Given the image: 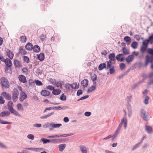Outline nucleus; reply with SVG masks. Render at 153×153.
Segmentation results:
<instances>
[{"instance_id":"obj_1","label":"nucleus","mask_w":153,"mask_h":153,"mask_svg":"<svg viewBox=\"0 0 153 153\" xmlns=\"http://www.w3.org/2000/svg\"><path fill=\"white\" fill-rule=\"evenodd\" d=\"M13 103L12 101H10L8 102L7 104V107L8 110L12 114L16 116L20 117V115L19 113L13 108Z\"/></svg>"},{"instance_id":"obj_2","label":"nucleus","mask_w":153,"mask_h":153,"mask_svg":"<svg viewBox=\"0 0 153 153\" xmlns=\"http://www.w3.org/2000/svg\"><path fill=\"white\" fill-rule=\"evenodd\" d=\"M1 85L5 88H8L10 87L9 82L7 79L4 77H2L0 79Z\"/></svg>"},{"instance_id":"obj_3","label":"nucleus","mask_w":153,"mask_h":153,"mask_svg":"<svg viewBox=\"0 0 153 153\" xmlns=\"http://www.w3.org/2000/svg\"><path fill=\"white\" fill-rule=\"evenodd\" d=\"M19 95L18 90L17 88H14L12 93V99L14 102H15L17 101Z\"/></svg>"},{"instance_id":"obj_4","label":"nucleus","mask_w":153,"mask_h":153,"mask_svg":"<svg viewBox=\"0 0 153 153\" xmlns=\"http://www.w3.org/2000/svg\"><path fill=\"white\" fill-rule=\"evenodd\" d=\"M127 120L126 118L125 117H124L122 119V120L120 123L117 129L118 130H120V129H121L122 126V124L124 123V128L125 129H126L127 125Z\"/></svg>"},{"instance_id":"obj_5","label":"nucleus","mask_w":153,"mask_h":153,"mask_svg":"<svg viewBox=\"0 0 153 153\" xmlns=\"http://www.w3.org/2000/svg\"><path fill=\"white\" fill-rule=\"evenodd\" d=\"M141 116L143 119L145 121H147L148 120V114L143 109H142L141 111Z\"/></svg>"},{"instance_id":"obj_6","label":"nucleus","mask_w":153,"mask_h":153,"mask_svg":"<svg viewBox=\"0 0 153 153\" xmlns=\"http://www.w3.org/2000/svg\"><path fill=\"white\" fill-rule=\"evenodd\" d=\"M153 62V55H152L150 56H146V62L145 63V66H146L148 62L152 63Z\"/></svg>"},{"instance_id":"obj_7","label":"nucleus","mask_w":153,"mask_h":153,"mask_svg":"<svg viewBox=\"0 0 153 153\" xmlns=\"http://www.w3.org/2000/svg\"><path fill=\"white\" fill-rule=\"evenodd\" d=\"M27 97V94L24 92L22 91L20 94L19 100L20 101L22 102Z\"/></svg>"},{"instance_id":"obj_8","label":"nucleus","mask_w":153,"mask_h":153,"mask_svg":"<svg viewBox=\"0 0 153 153\" xmlns=\"http://www.w3.org/2000/svg\"><path fill=\"white\" fill-rule=\"evenodd\" d=\"M1 95L8 100H10L11 99V95L5 92H3L1 94Z\"/></svg>"},{"instance_id":"obj_9","label":"nucleus","mask_w":153,"mask_h":153,"mask_svg":"<svg viewBox=\"0 0 153 153\" xmlns=\"http://www.w3.org/2000/svg\"><path fill=\"white\" fill-rule=\"evenodd\" d=\"M14 65L16 68H19L22 67L21 62L18 60L15 59L13 62Z\"/></svg>"},{"instance_id":"obj_10","label":"nucleus","mask_w":153,"mask_h":153,"mask_svg":"<svg viewBox=\"0 0 153 153\" xmlns=\"http://www.w3.org/2000/svg\"><path fill=\"white\" fill-rule=\"evenodd\" d=\"M18 78L19 81L25 83L27 82L26 77L24 75H20L19 76Z\"/></svg>"},{"instance_id":"obj_11","label":"nucleus","mask_w":153,"mask_h":153,"mask_svg":"<svg viewBox=\"0 0 153 153\" xmlns=\"http://www.w3.org/2000/svg\"><path fill=\"white\" fill-rule=\"evenodd\" d=\"M6 54L10 59H12L14 56L13 52L9 50H7L6 51Z\"/></svg>"},{"instance_id":"obj_12","label":"nucleus","mask_w":153,"mask_h":153,"mask_svg":"<svg viewBox=\"0 0 153 153\" xmlns=\"http://www.w3.org/2000/svg\"><path fill=\"white\" fill-rule=\"evenodd\" d=\"M10 114V113L8 111H3L0 114V117H4L7 116H8Z\"/></svg>"},{"instance_id":"obj_13","label":"nucleus","mask_w":153,"mask_h":153,"mask_svg":"<svg viewBox=\"0 0 153 153\" xmlns=\"http://www.w3.org/2000/svg\"><path fill=\"white\" fill-rule=\"evenodd\" d=\"M134 59L133 55H131L128 56L126 59V61L127 63H129L131 62Z\"/></svg>"},{"instance_id":"obj_14","label":"nucleus","mask_w":153,"mask_h":153,"mask_svg":"<svg viewBox=\"0 0 153 153\" xmlns=\"http://www.w3.org/2000/svg\"><path fill=\"white\" fill-rule=\"evenodd\" d=\"M27 51L25 49L20 48L19 50V55L21 56H24L26 54Z\"/></svg>"},{"instance_id":"obj_15","label":"nucleus","mask_w":153,"mask_h":153,"mask_svg":"<svg viewBox=\"0 0 153 153\" xmlns=\"http://www.w3.org/2000/svg\"><path fill=\"white\" fill-rule=\"evenodd\" d=\"M79 148L82 153H87V151L86 147L84 145H81Z\"/></svg>"},{"instance_id":"obj_16","label":"nucleus","mask_w":153,"mask_h":153,"mask_svg":"<svg viewBox=\"0 0 153 153\" xmlns=\"http://www.w3.org/2000/svg\"><path fill=\"white\" fill-rule=\"evenodd\" d=\"M26 49L28 51L31 50L33 48V45L30 43H28L25 46Z\"/></svg>"},{"instance_id":"obj_17","label":"nucleus","mask_w":153,"mask_h":153,"mask_svg":"<svg viewBox=\"0 0 153 153\" xmlns=\"http://www.w3.org/2000/svg\"><path fill=\"white\" fill-rule=\"evenodd\" d=\"M41 94L43 96L46 97L49 96L50 94V92L48 91L43 90L41 91Z\"/></svg>"},{"instance_id":"obj_18","label":"nucleus","mask_w":153,"mask_h":153,"mask_svg":"<svg viewBox=\"0 0 153 153\" xmlns=\"http://www.w3.org/2000/svg\"><path fill=\"white\" fill-rule=\"evenodd\" d=\"M117 60L118 61H120L122 62L123 60V54H118L116 56Z\"/></svg>"},{"instance_id":"obj_19","label":"nucleus","mask_w":153,"mask_h":153,"mask_svg":"<svg viewBox=\"0 0 153 153\" xmlns=\"http://www.w3.org/2000/svg\"><path fill=\"white\" fill-rule=\"evenodd\" d=\"M88 81L87 79H84L81 82V85L84 88L88 85Z\"/></svg>"},{"instance_id":"obj_20","label":"nucleus","mask_w":153,"mask_h":153,"mask_svg":"<svg viewBox=\"0 0 153 153\" xmlns=\"http://www.w3.org/2000/svg\"><path fill=\"white\" fill-rule=\"evenodd\" d=\"M4 62L6 65L8 67H10L12 65V62L9 59H6L4 61Z\"/></svg>"},{"instance_id":"obj_21","label":"nucleus","mask_w":153,"mask_h":153,"mask_svg":"<svg viewBox=\"0 0 153 153\" xmlns=\"http://www.w3.org/2000/svg\"><path fill=\"white\" fill-rule=\"evenodd\" d=\"M25 149L29 150H32L34 151L38 152L40 151L41 149H43L36 148H25Z\"/></svg>"},{"instance_id":"obj_22","label":"nucleus","mask_w":153,"mask_h":153,"mask_svg":"<svg viewBox=\"0 0 153 153\" xmlns=\"http://www.w3.org/2000/svg\"><path fill=\"white\" fill-rule=\"evenodd\" d=\"M61 91L59 89H54L52 91V94L55 95H58L60 94Z\"/></svg>"},{"instance_id":"obj_23","label":"nucleus","mask_w":153,"mask_h":153,"mask_svg":"<svg viewBox=\"0 0 153 153\" xmlns=\"http://www.w3.org/2000/svg\"><path fill=\"white\" fill-rule=\"evenodd\" d=\"M146 131L149 133H151L152 132V128L151 127L146 126L145 127Z\"/></svg>"},{"instance_id":"obj_24","label":"nucleus","mask_w":153,"mask_h":153,"mask_svg":"<svg viewBox=\"0 0 153 153\" xmlns=\"http://www.w3.org/2000/svg\"><path fill=\"white\" fill-rule=\"evenodd\" d=\"M66 145L65 144H62L59 145V149L60 151L62 152L65 149Z\"/></svg>"},{"instance_id":"obj_25","label":"nucleus","mask_w":153,"mask_h":153,"mask_svg":"<svg viewBox=\"0 0 153 153\" xmlns=\"http://www.w3.org/2000/svg\"><path fill=\"white\" fill-rule=\"evenodd\" d=\"M124 39L128 44H129L131 42V38L128 36H125Z\"/></svg>"},{"instance_id":"obj_26","label":"nucleus","mask_w":153,"mask_h":153,"mask_svg":"<svg viewBox=\"0 0 153 153\" xmlns=\"http://www.w3.org/2000/svg\"><path fill=\"white\" fill-rule=\"evenodd\" d=\"M33 49V51L36 53L39 52L40 51V48L38 45H35Z\"/></svg>"},{"instance_id":"obj_27","label":"nucleus","mask_w":153,"mask_h":153,"mask_svg":"<svg viewBox=\"0 0 153 153\" xmlns=\"http://www.w3.org/2000/svg\"><path fill=\"white\" fill-rule=\"evenodd\" d=\"M106 67V65L105 63L100 64L98 67V69L100 71L102 70L104 68Z\"/></svg>"},{"instance_id":"obj_28","label":"nucleus","mask_w":153,"mask_h":153,"mask_svg":"<svg viewBox=\"0 0 153 153\" xmlns=\"http://www.w3.org/2000/svg\"><path fill=\"white\" fill-rule=\"evenodd\" d=\"M37 57L40 61H42L44 59V54L43 53H41L38 55Z\"/></svg>"},{"instance_id":"obj_29","label":"nucleus","mask_w":153,"mask_h":153,"mask_svg":"<svg viewBox=\"0 0 153 153\" xmlns=\"http://www.w3.org/2000/svg\"><path fill=\"white\" fill-rule=\"evenodd\" d=\"M109 58L110 59L109 60L111 61H113L115 59V54L114 53H110L109 54Z\"/></svg>"},{"instance_id":"obj_30","label":"nucleus","mask_w":153,"mask_h":153,"mask_svg":"<svg viewBox=\"0 0 153 153\" xmlns=\"http://www.w3.org/2000/svg\"><path fill=\"white\" fill-rule=\"evenodd\" d=\"M24 62L28 63L30 62V60L29 58L26 56H23L22 58Z\"/></svg>"},{"instance_id":"obj_31","label":"nucleus","mask_w":153,"mask_h":153,"mask_svg":"<svg viewBox=\"0 0 153 153\" xmlns=\"http://www.w3.org/2000/svg\"><path fill=\"white\" fill-rule=\"evenodd\" d=\"M91 76V79L93 81L94 84L96 85V82L94 81L97 79V77L96 75L95 74H93Z\"/></svg>"},{"instance_id":"obj_32","label":"nucleus","mask_w":153,"mask_h":153,"mask_svg":"<svg viewBox=\"0 0 153 153\" xmlns=\"http://www.w3.org/2000/svg\"><path fill=\"white\" fill-rule=\"evenodd\" d=\"M54 113L53 112H52L48 114L47 115H46L43 116L41 117L40 118L41 119H46L47 118H48V117L51 116L52 115H53L54 114Z\"/></svg>"},{"instance_id":"obj_33","label":"nucleus","mask_w":153,"mask_h":153,"mask_svg":"<svg viewBox=\"0 0 153 153\" xmlns=\"http://www.w3.org/2000/svg\"><path fill=\"white\" fill-rule=\"evenodd\" d=\"M138 46L137 42H132L131 44V47L133 49H136L137 48Z\"/></svg>"},{"instance_id":"obj_34","label":"nucleus","mask_w":153,"mask_h":153,"mask_svg":"<svg viewBox=\"0 0 153 153\" xmlns=\"http://www.w3.org/2000/svg\"><path fill=\"white\" fill-rule=\"evenodd\" d=\"M95 86H92L88 89L87 92L89 93L95 90Z\"/></svg>"},{"instance_id":"obj_35","label":"nucleus","mask_w":153,"mask_h":153,"mask_svg":"<svg viewBox=\"0 0 153 153\" xmlns=\"http://www.w3.org/2000/svg\"><path fill=\"white\" fill-rule=\"evenodd\" d=\"M27 39V38L25 36H22L20 37V41L22 43L26 42Z\"/></svg>"},{"instance_id":"obj_36","label":"nucleus","mask_w":153,"mask_h":153,"mask_svg":"<svg viewBox=\"0 0 153 153\" xmlns=\"http://www.w3.org/2000/svg\"><path fill=\"white\" fill-rule=\"evenodd\" d=\"M72 86L73 88H78L79 87V84H77L76 83H74L72 85Z\"/></svg>"},{"instance_id":"obj_37","label":"nucleus","mask_w":153,"mask_h":153,"mask_svg":"<svg viewBox=\"0 0 153 153\" xmlns=\"http://www.w3.org/2000/svg\"><path fill=\"white\" fill-rule=\"evenodd\" d=\"M34 82L37 85L42 86L43 85L42 83L39 80H35Z\"/></svg>"},{"instance_id":"obj_38","label":"nucleus","mask_w":153,"mask_h":153,"mask_svg":"<svg viewBox=\"0 0 153 153\" xmlns=\"http://www.w3.org/2000/svg\"><path fill=\"white\" fill-rule=\"evenodd\" d=\"M65 87L68 91H69L71 88H73L72 85L69 84H67L66 85Z\"/></svg>"},{"instance_id":"obj_39","label":"nucleus","mask_w":153,"mask_h":153,"mask_svg":"<svg viewBox=\"0 0 153 153\" xmlns=\"http://www.w3.org/2000/svg\"><path fill=\"white\" fill-rule=\"evenodd\" d=\"M122 51L123 53L125 55H127L129 54L128 50L125 47L123 48Z\"/></svg>"},{"instance_id":"obj_40","label":"nucleus","mask_w":153,"mask_h":153,"mask_svg":"<svg viewBox=\"0 0 153 153\" xmlns=\"http://www.w3.org/2000/svg\"><path fill=\"white\" fill-rule=\"evenodd\" d=\"M107 66L106 67L107 69H108L111 68V65H112V62L111 60H109L107 62Z\"/></svg>"},{"instance_id":"obj_41","label":"nucleus","mask_w":153,"mask_h":153,"mask_svg":"<svg viewBox=\"0 0 153 153\" xmlns=\"http://www.w3.org/2000/svg\"><path fill=\"white\" fill-rule=\"evenodd\" d=\"M119 66L120 69L121 70H123L126 67L125 64L123 63H121L120 64Z\"/></svg>"},{"instance_id":"obj_42","label":"nucleus","mask_w":153,"mask_h":153,"mask_svg":"<svg viewBox=\"0 0 153 153\" xmlns=\"http://www.w3.org/2000/svg\"><path fill=\"white\" fill-rule=\"evenodd\" d=\"M109 73L110 74H112L114 73L115 71L114 66H111V68H109Z\"/></svg>"},{"instance_id":"obj_43","label":"nucleus","mask_w":153,"mask_h":153,"mask_svg":"<svg viewBox=\"0 0 153 153\" xmlns=\"http://www.w3.org/2000/svg\"><path fill=\"white\" fill-rule=\"evenodd\" d=\"M17 107L19 110H23L22 105L21 104H18L17 105Z\"/></svg>"},{"instance_id":"obj_44","label":"nucleus","mask_w":153,"mask_h":153,"mask_svg":"<svg viewBox=\"0 0 153 153\" xmlns=\"http://www.w3.org/2000/svg\"><path fill=\"white\" fill-rule=\"evenodd\" d=\"M61 126L62 124L59 123L52 124L51 126L53 128H59Z\"/></svg>"},{"instance_id":"obj_45","label":"nucleus","mask_w":153,"mask_h":153,"mask_svg":"<svg viewBox=\"0 0 153 153\" xmlns=\"http://www.w3.org/2000/svg\"><path fill=\"white\" fill-rule=\"evenodd\" d=\"M149 100V98L148 96L145 97V100H144V103L145 104H148V100Z\"/></svg>"},{"instance_id":"obj_46","label":"nucleus","mask_w":153,"mask_h":153,"mask_svg":"<svg viewBox=\"0 0 153 153\" xmlns=\"http://www.w3.org/2000/svg\"><path fill=\"white\" fill-rule=\"evenodd\" d=\"M41 141L43 142V143H50V140L48 139H45L44 138L41 139Z\"/></svg>"},{"instance_id":"obj_47","label":"nucleus","mask_w":153,"mask_h":153,"mask_svg":"<svg viewBox=\"0 0 153 153\" xmlns=\"http://www.w3.org/2000/svg\"><path fill=\"white\" fill-rule=\"evenodd\" d=\"M46 36L45 35L42 34L40 36V39L42 41H44L46 38Z\"/></svg>"},{"instance_id":"obj_48","label":"nucleus","mask_w":153,"mask_h":153,"mask_svg":"<svg viewBox=\"0 0 153 153\" xmlns=\"http://www.w3.org/2000/svg\"><path fill=\"white\" fill-rule=\"evenodd\" d=\"M147 47L145 46H143L141 48L140 50L142 52H144L146 50Z\"/></svg>"},{"instance_id":"obj_49","label":"nucleus","mask_w":153,"mask_h":153,"mask_svg":"<svg viewBox=\"0 0 153 153\" xmlns=\"http://www.w3.org/2000/svg\"><path fill=\"white\" fill-rule=\"evenodd\" d=\"M46 88L47 89H49L51 91H53L54 89V87L50 85H49L48 86H47Z\"/></svg>"},{"instance_id":"obj_50","label":"nucleus","mask_w":153,"mask_h":153,"mask_svg":"<svg viewBox=\"0 0 153 153\" xmlns=\"http://www.w3.org/2000/svg\"><path fill=\"white\" fill-rule=\"evenodd\" d=\"M27 137L28 138L33 140L34 139V137L33 134H29L27 136Z\"/></svg>"},{"instance_id":"obj_51","label":"nucleus","mask_w":153,"mask_h":153,"mask_svg":"<svg viewBox=\"0 0 153 153\" xmlns=\"http://www.w3.org/2000/svg\"><path fill=\"white\" fill-rule=\"evenodd\" d=\"M149 42V40H148L143 41V46H145L147 47V45Z\"/></svg>"},{"instance_id":"obj_52","label":"nucleus","mask_w":153,"mask_h":153,"mask_svg":"<svg viewBox=\"0 0 153 153\" xmlns=\"http://www.w3.org/2000/svg\"><path fill=\"white\" fill-rule=\"evenodd\" d=\"M60 99L62 100H65L66 99V97L64 96V94H62L60 96Z\"/></svg>"},{"instance_id":"obj_53","label":"nucleus","mask_w":153,"mask_h":153,"mask_svg":"<svg viewBox=\"0 0 153 153\" xmlns=\"http://www.w3.org/2000/svg\"><path fill=\"white\" fill-rule=\"evenodd\" d=\"M148 52L151 55H153V49L151 48H149L148 49Z\"/></svg>"},{"instance_id":"obj_54","label":"nucleus","mask_w":153,"mask_h":153,"mask_svg":"<svg viewBox=\"0 0 153 153\" xmlns=\"http://www.w3.org/2000/svg\"><path fill=\"white\" fill-rule=\"evenodd\" d=\"M10 123H11L8 122L6 121L4 122L3 120H2L0 119V123L3 124H10Z\"/></svg>"},{"instance_id":"obj_55","label":"nucleus","mask_w":153,"mask_h":153,"mask_svg":"<svg viewBox=\"0 0 153 153\" xmlns=\"http://www.w3.org/2000/svg\"><path fill=\"white\" fill-rule=\"evenodd\" d=\"M22 71L23 73L25 74H26L28 71V69L26 68H23L22 70Z\"/></svg>"},{"instance_id":"obj_56","label":"nucleus","mask_w":153,"mask_h":153,"mask_svg":"<svg viewBox=\"0 0 153 153\" xmlns=\"http://www.w3.org/2000/svg\"><path fill=\"white\" fill-rule=\"evenodd\" d=\"M55 38H58V39H59V36L58 35H56L54 36H52L51 39V40L52 41H54Z\"/></svg>"},{"instance_id":"obj_57","label":"nucleus","mask_w":153,"mask_h":153,"mask_svg":"<svg viewBox=\"0 0 153 153\" xmlns=\"http://www.w3.org/2000/svg\"><path fill=\"white\" fill-rule=\"evenodd\" d=\"M73 134H60V137H66L67 136H70L71 135H72Z\"/></svg>"},{"instance_id":"obj_58","label":"nucleus","mask_w":153,"mask_h":153,"mask_svg":"<svg viewBox=\"0 0 153 153\" xmlns=\"http://www.w3.org/2000/svg\"><path fill=\"white\" fill-rule=\"evenodd\" d=\"M88 97H89V96L88 95L85 96H83V97H81V98H80V99H79L78 100V101H79L80 100H81L85 99H87L88 98Z\"/></svg>"},{"instance_id":"obj_59","label":"nucleus","mask_w":153,"mask_h":153,"mask_svg":"<svg viewBox=\"0 0 153 153\" xmlns=\"http://www.w3.org/2000/svg\"><path fill=\"white\" fill-rule=\"evenodd\" d=\"M140 144V143H139L136 144L134 146L132 149V150H134L136 148H138Z\"/></svg>"},{"instance_id":"obj_60","label":"nucleus","mask_w":153,"mask_h":153,"mask_svg":"<svg viewBox=\"0 0 153 153\" xmlns=\"http://www.w3.org/2000/svg\"><path fill=\"white\" fill-rule=\"evenodd\" d=\"M29 84L31 85H34V82L32 79H30L29 81Z\"/></svg>"},{"instance_id":"obj_61","label":"nucleus","mask_w":153,"mask_h":153,"mask_svg":"<svg viewBox=\"0 0 153 153\" xmlns=\"http://www.w3.org/2000/svg\"><path fill=\"white\" fill-rule=\"evenodd\" d=\"M5 101L4 100L3 98L1 96H0V103L2 104L4 103Z\"/></svg>"},{"instance_id":"obj_62","label":"nucleus","mask_w":153,"mask_h":153,"mask_svg":"<svg viewBox=\"0 0 153 153\" xmlns=\"http://www.w3.org/2000/svg\"><path fill=\"white\" fill-rule=\"evenodd\" d=\"M82 91L81 90H78L77 92V96H79L82 94Z\"/></svg>"},{"instance_id":"obj_63","label":"nucleus","mask_w":153,"mask_h":153,"mask_svg":"<svg viewBox=\"0 0 153 153\" xmlns=\"http://www.w3.org/2000/svg\"><path fill=\"white\" fill-rule=\"evenodd\" d=\"M51 125H52V124L51 123H46V124H45V125H44V128H46L50 126H51Z\"/></svg>"},{"instance_id":"obj_64","label":"nucleus","mask_w":153,"mask_h":153,"mask_svg":"<svg viewBox=\"0 0 153 153\" xmlns=\"http://www.w3.org/2000/svg\"><path fill=\"white\" fill-rule=\"evenodd\" d=\"M134 38L137 40L139 41L140 40V37L138 35H135L134 36Z\"/></svg>"}]
</instances>
